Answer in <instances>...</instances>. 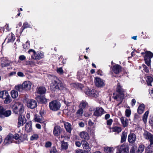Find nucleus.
<instances>
[{
  "label": "nucleus",
  "instance_id": "obj_1",
  "mask_svg": "<svg viewBox=\"0 0 153 153\" xmlns=\"http://www.w3.org/2000/svg\"><path fill=\"white\" fill-rule=\"evenodd\" d=\"M125 93L124 90L122 88L120 84L118 83L116 88V93L113 94V98L121 103L124 98Z\"/></svg>",
  "mask_w": 153,
  "mask_h": 153
},
{
  "label": "nucleus",
  "instance_id": "obj_2",
  "mask_svg": "<svg viewBox=\"0 0 153 153\" xmlns=\"http://www.w3.org/2000/svg\"><path fill=\"white\" fill-rule=\"evenodd\" d=\"M51 85L55 89L61 90L63 89V85L62 82L56 77L54 76L52 80Z\"/></svg>",
  "mask_w": 153,
  "mask_h": 153
},
{
  "label": "nucleus",
  "instance_id": "obj_3",
  "mask_svg": "<svg viewBox=\"0 0 153 153\" xmlns=\"http://www.w3.org/2000/svg\"><path fill=\"white\" fill-rule=\"evenodd\" d=\"M13 111L16 114L19 115L22 114L24 112V108L22 103L18 102L16 103L13 106Z\"/></svg>",
  "mask_w": 153,
  "mask_h": 153
},
{
  "label": "nucleus",
  "instance_id": "obj_4",
  "mask_svg": "<svg viewBox=\"0 0 153 153\" xmlns=\"http://www.w3.org/2000/svg\"><path fill=\"white\" fill-rule=\"evenodd\" d=\"M61 106V104L60 102L57 100H53L49 103L50 109L53 111H56L59 110Z\"/></svg>",
  "mask_w": 153,
  "mask_h": 153
},
{
  "label": "nucleus",
  "instance_id": "obj_5",
  "mask_svg": "<svg viewBox=\"0 0 153 153\" xmlns=\"http://www.w3.org/2000/svg\"><path fill=\"white\" fill-rule=\"evenodd\" d=\"M28 53L31 54V58L35 60L40 59L44 57V55L42 53H37L32 49L29 50Z\"/></svg>",
  "mask_w": 153,
  "mask_h": 153
},
{
  "label": "nucleus",
  "instance_id": "obj_6",
  "mask_svg": "<svg viewBox=\"0 0 153 153\" xmlns=\"http://www.w3.org/2000/svg\"><path fill=\"white\" fill-rule=\"evenodd\" d=\"M11 114V111L10 110H6L2 107L0 106V117L3 118L4 117H8Z\"/></svg>",
  "mask_w": 153,
  "mask_h": 153
},
{
  "label": "nucleus",
  "instance_id": "obj_7",
  "mask_svg": "<svg viewBox=\"0 0 153 153\" xmlns=\"http://www.w3.org/2000/svg\"><path fill=\"white\" fill-rule=\"evenodd\" d=\"M129 147L128 145L123 144L118 147L116 153H128Z\"/></svg>",
  "mask_w": 153,
  "mask_h": 153
},
{
  "label": "nucleus",
  "instance_id": "obj_8",
  "mask_svg": "<svg viewBox=\"0 0 153 153\" xmlns=\"http://www.w3.org/2000/svg\"><path fill=\"white\" fill-rule=\"evenodd\" d=\"M143 135L146 139L149 140L150 144L149 146L151 147L153 144V135L147 131H145Z\"/></svg>",
  "mask_w": 153,
  "mask_h": 153
},
{
  "label": "nucleus",
  "instance_id": "obj_9",
  "mask_svg": "<svg viewBox=\"0 0 153 153\" xmlns=\"http://www.w3.org/2000/svg\"><path fill=\"white\" fill-rule=\"evenodd\" d=\"M95 86L98 88H102L105 85V81L98 77H96L94 79Z\"/></svg>",
  "mask_w": 153,
  "mask_h": 153
},
{
  "label": "nucleus",
  "instance_id": "obj_10",
  "mask_svg": "<svg viewBox=\"0 0 153 153\" xmlns=\"http://www.w3.org/2000/svg\"><path fill=\"white\" fill-rule=\"evenodd\" d=\"M27 105L29 108L34 109L37 106V102L33 99L28 100L27 102Z\"/></svg>",
  "mask_w": 153,
  "mask_h": 153
},
{
  "label": "nucleus",
  "instance_id": "obj_11",
  "mask_svg": "<svg viewBox=\"0 0 153 153\" xmlns=\"http://www.w3.org/2000/svg\"><path fill=\"white\" fill-rule=\"evenodd\" d=\"M27 121V120L24 116L22 114L19 116L18 118V126L19 127L23 126Z\"/></svg>",
  "mask_w": 153,
  "mask_h": 153
},
{
  "label": "nucleus",
  "instance_id": "obj_12",
  "mask_svg": "<svg viewBox=\"0 0 153 153\" xmlns=\"http://www.w3.org/2000/svg\"><path fill=\"white\" fill-rule=\"evenodd\" d=\"M105 113V111L102 107H97L96 108L94 115L97 117H99L101 116L102 114Z\"/></svg>",
  "mask_w": 153,
  "mask_h": 153
},
{
  "label": "nucleus",
  "instance_id": "obj_13",
  "mask_svg": "<svg viewBox=\"0 0 153 153\" xmlns=\"http://www.w3.org/2000/svg\"><path fill=\"white\" fill-rule=\"evenodd\" d=\"M92 92H95V90L92 88L90 89L86 88L85 90V93L86 95L91 97H97V94H96L95 93V94H92Z\"/></svg>",
  "mask_w": 153,
  "mask_h": 153
},
{
  "label": "nucleus",
  "instance_id": "obj_14",
  "mask_svg": "<svg viewBox=\"0 0 153 153\" xmlns=\"http://www.w3.org/2000/svg\"><path fill=\"white\" fill-rule=\"evenodd\" d=\"M62 131V129L59 126H55L53 130V134L56 137L59 136Z\"/></svg>",
  "mask_w": 153,
  "mask_h": 153
},
{
  "label": "nucleus",
  "instance_id": "obj_15",
  "mask_svg": "<svg viewBox=\"0 0 153 153\" xmlns=\"http://www.w3.org/2000/svg\"><path fill=\"white\" fill-rule=\"evenodd\" d=\"M13 140V134H9L4 140V143L5 145H8L11 143Z\"/></svg>",
  "mask_w": 153,
  "mask_h": 153
},
{
  "label": "nucleus",
  "instance_id": "obj_16",
  "mask_svg": "<svg viewBox=\"0 0 153 153\" xmlns=\"http://www.w3.org/2000/svg\"><path fill=\"white\" fill-rule=\"evenodd\" d=\"M128 139L129 143L133 144L136 141V136L134 134L130 133L128 136Z\"/></svg>",
  "mask_w": 153,
  "mask_h": 153
},
{
  "label": "nucleus",
  "instance_id": "obj_17",
  "mask_svg": "<svg viewBox=\"0 0 153 153\" xmlns=\"http://www.w3.org/2000/svg\"><path fill=\"white\" fill-rule=\"evenodd\" d=\"M81 144L84 150L88 152L90 151L91 148L89 144L86 140H82L81 141Z\"/></svg>",
  "mask_w": 153,
  "mask_h": 153
},
{
  "label": "nucleus",
  "instance_id": "obj_18",
  "mask_svg": "<svg viewBox=\"0 0 153 153\" xmlns=\"http://www.w3.org/2000/svg\"><path fill=\"white\" fill-rule=\"evenodd\" d=\"M10 61L7 60L6 58L3 59L1 62V65L2 67H6L10 65Z\"/></svg>",
  "mask_w": 153,
  "mask_h": 153
},
{
  "label": "nucleus",
  "instance_id": "obj_19",
  "mask_svg": "<svg viewBox=\"0 0 153 153\" xmlns=\"http://www.w3.org/2000/svg\"><path fill=\"white\" fill-rule=\"evenodd\" d=\"M80 137L86 140H88L89 139V136L87 132L84 131L81 132L79 134Z\"/></svg>",
  "mask_w": 153,
  "mask_h": 153
},
{
  "label": "nucleus",
  "instance_id": "obj_20",
  "mask_svg": "<svg viewBox=\"0 0 153 153\" xmlns=\"http://www.w3.org/2000/svg\"><path fill=\"white\" fill-rule=\"evenodd\" d=\"M121 123L124 127L127 126L128 124V121L127 118L125 117H122L120 118Z\"/></svg>",
  "mask_w": 153,
  "mask_h": 153
},
{
  "label": "nucleus",
  "instance_id": "obj_21",
  "mask_svg": "<svg viewBox=\"0 0 153 153\" xmlns=\"http://www.w3.org/2000/svg\"><path fill=\"white\" fill-rule=\"evenodd\" d=\"M121 67L119 65H116L113 66V72L115 74H119L121 71Z\"/></svg>",
  "mask_w": 153,
  "mask_h": 153
},
{
  "label": "nucleus",
  "instance_id": "obj_22",
  "mask_svg": "<svg viewBox=\"0 0 153 153\" xmlns=\"http://www.w3.org/2000/svg\"><path fill=\"white\" fill-rule=\"evenodd\" d=\"M36 98L37 100L41 103L45 104L47 102V100L45 96L39 95L37 96Z\"/></svg>",
  "mask_w": 153,
  "mask_h": 153
},
{
  "label": "nucleus",
  "instance_id": "obj_23",
  "mask_svg": "<svg viewBox=\"0 0 153 153\" xmlns=\"http://www.w3.org/2000/svg\"><path fill=\"white\" fill-rule=\"evenodd\" d=\"M22 84L25 90L30 89L31 86V82L28 81H25Z\"/></svg>",
  "mask_w": 153,
  "mask_h": 153
},
{
  "label": "nucleus",
  "instance_id": "obj_24",
  "mask_svg": "<svg viewBox=\"0 0 153 153\" xmlns=\"http://www.w3.org/2000/svg\"><path fill=\"white\" fill-rule=\"evenodd\" d=\"M7 39V42H13L15 39L14 35L12 33L8 34L7 37L5 39V40Z\"/></svg>",
  "mask_w": 153,
  "mask_h": 153
},
{
  "label": "nucleus",
  "instance_id": "obj_25",
  "mask_svg": "<svg viewBox=\"0 0 153 153\" xmlns=\"http://www.w3.org/2000/svg\"><path fill=\"white\" fill-rule=\"evenodd\" d=\"M25 130L27 133L30 132L32 131V124L31 122L26 123L25 125Z\"/></svg>",
  "mask_w": 153,
  "mask_h": 153
},
{
  "label": "nucleus",
  "instance_id": "obj_26",
  "mask_svg": "<svg viewBox=\"0 0 153 153\" xmlns=\"http://www.w3.org/2000/svg\"><path fill=\"white\" fill-rule=\"evenodd\" d=\"M46 90L45 88L43 86H40L38 88L37 90V94H44L46 92Z\"/></svg>",
  "mask_w": 153,
  "mask_h": 153
},
{
  "label": "nucleus",
  "instance_id": "obj_27",
  "mask_svg": "<svg viewBox=\"0 0 153 153\" xmlns=\"http://www.w3.org/2000/svg\"><path fill=\"white\" fill-rule=\"evenodd\" d=\"M104 151L105 153H113L114 149L113 147H105L103 148Z\"/></svg>",
  "mask_w": 153,
  "mask_h": 153
},
{
  "label": "nucleus",
  "instance_id": "obj_28",
  "mask_svg": "<svg viewBox=\"0 0 153 153\" xmlns=\"http://www.w3.org/2000/svg\"><path fill=\"white\" fill-rule=\"evenodd\" d=\"M34 120L35 121L41 123H42L43 122V121L42 120V117L41 115H40V116H39L37 114L35 115Z\"/></svg>",
  "mask_w": 153,
  "mask_h": 153
},
{
  "label": "nucleus",
  "instance_id": "obj_29",
  "mask_svg": "<svg viewBox=\"0 0 153 153\" xmlns=\"http://www.w3.org/2000/svg\"><path fill=\"white\" fill-rule=\"evenodd\" d=\"M145 107V105L143 104L139 105L137 110L138 114H141L143 113Z\"/></svg>",
  "mask_w": 153,
  "mask_h": 153
},
{
  "label": "nucleus",
  "instance_id": "obj_30",
  "mask_svg": "<svg viewBox=\"0 0 153 153\" xmlns=\"http://www.w3.org/2000/svg\"><path fill=\"white\" fill-rule=\"evenodd\" d=\"M127 133L125 131H123L121 135V143H123L125 142L126 139Z\"/></svg>",
  "mask_w": 153,
  "mask_h": 153
},
{
  "label": "nucleus",
  "instance_id": "obj_31",
  "mask_svg": "<svg viewBox=\"0 0 153 153\" xmlns=\"http://www.w3.org/2000/svg\"><path fill=\"white\" fill-rule=\"evenodd\" d=\"M9 94L7 91H3L0 92V98L4 99Z\"/></svg>",
  "mask_w": 153,
  "mask_h": 153
},
{
  "label": "nucleus",
  "instance_id": "obj_32",
  "mask_svg": "<svg viewBox=\"0 0 153 153\" xmlns=\"http://www.w3.org/2000/svg\"><path fill=\"white\" fill-rule=\"evenodd\" d=\"M64 126L66 131L69 133H71V124L68 122H66L64 123Z\"/></svg>",
  "mask_w": 153,
  "mask_h": 153
},
{
  "label": "nucleus",
  "instance_id": "obj_33",
  "mask_svg": "<svg viewBox=\"0 0 153 153\" xmlns=\"http://www.w3.org/2000/svg\"><path fill=\"white\" fill-rule=\"evenodd\" d=\"M68 147V143L65 142L63 141H61V148L62 150H66Z\"/></svg>",
  "mask_w": 153,
  "mask_h": 153
},
{
  "label": "nucleus",
  "instance_id": "obj_34",
  "mask_svg": "<svg viewBox=\"0 0 153 153\" xmlns=\"http://www.w3.org/2000/svg\"><path fill=\"white\" fill-rule=\"evenodd\" d=\"M88 105V103L85 100H82L79 105V107L83 109L85 108Z\"/></svg>",
  "mask_w": 153,
  "mask_h": 153
},
{
  "label": "nucleus",
  "instance_id": "obj_35",
  "mask_svg": "<svg viewBox=\"0 0 153 153\" xmlns=\"http://www.w3.org/2000/svg\"><path fill=\"white\" fill-rule=\"evenodd\" d=\"M73 86L76 88L79 89H82L83 87V86L82 84L78 83H73Z\"/></svg>",
  "mask_w": 153,
  "mask_h": 153
},
{
  "label": "nucleus",
  "instance_id": "obj_36",
  "mask_svg": "<svg viewBox=\"0 0 153 153\" xmlns=\"http://www.w3.org/2000/svg\"><path fill=\"white\" fill-rule=\"evenodd\" d=\"M15 88L16 90L20 92H22L24 90H25L23 86L22 85H19L15 86Z\"/></svg>",
  "mask_w": 153,
  "mask_h": 153
},
{
  "label": "nucleus",
  "instance_id": "obj_37",
  "mask_svg": "<svg viewBox=\"0 0 153 153\" xmlns=\"http://www.w3.org/2000/svg\"><path fill=\"white\" fill-rule=\"evenodd\" d=\"M11 94L12 97L13 99L16 98L18 95L17 91L15 90H13L11 91Z\"/></svg>",
  "mask_w": 153,
  "mask_h": 153
},
{
  "label": "nucleus",
  "instance_id": "obj_38",
  "mask_svg": "<svg viewBox=\"0 0 153 153\" xmlns=\"http://www.w3.org/2000/svg\"><path fill=\"white\" fill-rule=\"evenodd\" d=\"M4 102L5 104H6L10 103L12 101V99L9 95L5 97V98H4Z\"/></svg>",
  "mask_w": 153,
  "mask_h": 153
},
{
  "label": "nucleus",
  "instance_id": "obj_39",
  "mask_svg": "<svg viewBox=\"0 0 153 153\" xmlns=\"http://www.w3.org/2000/svg\"><path fill=\"white\" fill-rule=\"evenodd\" d=\"M145 146L144 145L141 144L139 146L137 151V153H142L144 151Z\"/></svg>",
  "mask_w": 153,
  "mask_h": 153
},
{
  "label": "nucleus",
  "instance_id": "obj_40",
  "mask_svg": "<svg viewBox=\"0 0 153 153\" xmlns=\"http://www.w3.org/2000/svg\"><path fill=\"white\" fill-rule=\"evenodd\" d=\"M146 82L148 85L152 86L151 83L153 82V78L151 76H147Z\"/></svg>",
  "mask_w": 153,
  "mask_h": 153
},
{
  "label": "nucleus",
  "instance_id": "obj_41",
  "mask_svg": "<svg viewBox=\"0 0 153 153\" xmlns=\"http://www.w3.org/2000/svg\"><path fill=\"white\" fill-rule=\"evenodd\" d=\"M149 111H146L144 114L143 117V120L144 123H146L147 121Z\"/></svg>",
  "mask_w": 153,
  "mask_h": 153
},
{
  "label": "nucleus",
  "instance_id": "obj_42",
  "mask_svg": "<svg viewBox=\"0 0 153 153\" xmlns=\"http://www.w3.org/2000/svg\"><path fill=\"white\" fill-rule=\"evenodd\" d=\"M83 113V109L81 108L78 109L76 112V115L78 117H82Z\"/></svg>",
  "mask_w": 153,
  "mask_h": 153
},
{
  "label": "nucleus",
  "instance_id": "obj_43",
  "mask_svg": "<svg viewBox=\"0 0 153 153\" xmlns=\"http://www.w3.org/2000/svg\"><path fill=\"white\" fill-rule=\"evenodd\" d=\"M144 59L145 61V63L148 66H150V63L151 62V58L149 57H148L147 56H145Z\"/></svg>",
  "mask_w": 153,
  "mask_h": 153
},
{
  "label": "nucleus",
  "instance_id": "obj_44",
  "mask_svg": "<svg viewBox=\"0 0 153 153\" xmlns=\"http://www.w3.org/2000/svg\"><path fill=\"white\" fill-rule=\"evenodd\" d=\"M112 131L114 132H116L118 133L120 132L122 130L120 127L117 126H115L112 128Z\"/></svg>",
  "mask_w": 153,
  "mask_h": 153
},
{
  "label": "nucleus",
  "instance_id": "obj_45",
  "mask_svg": "<svg viewBox=\"0 0 153 153\" xmlns=\"http://www.w3.org/2000/svg\"><path fill=\"white\" fill-rule=\"evenodd\" d=\"M145 56H147L152 58L153 57V53L150 51H146V54Z\"/></svg>",
  "mask_w": 153,
  "mask_h": 153
},
{
  "label": "nucleus",
  "instance_id": "obj_46",
  "mask_svg": "<svg viewBox=\"0 0 153 153\" xmlns=\"http://www.w3.org/2000/svg\"><path fill=\"white\" fill-rule=\"evenodd\" d=\"M39 138L38 134H33L31 137L30 139L31 140H37Z\"/></svg>",
  "mask_w": 153,
  "mask_h": 153
},
{
  "label": "nucleus",
  "instance_id": "obj_47",
  "mask_svg": "<svg viewBox=\"0 0 153 153\" xmlns=\"http://www.w3.org/2000/svg\"><path fill=\"white\" fill-rule=\"evenodd\" d=\"M131 111L130 109H126L125 111V114L126 117H129L131 114Z\"/></svg>",
  "mask_w": 153,
  "mask_h": 153
},
{
  "label": "nucleus",
  "instance_id": "obj_48",
  "mask_svg": "<svg viewBox=\"0 0 153 153\" xmlns=\"http://www.w3.org/2000/svg\"><path fill=\"white\" fill-rule=\"evenodd\" d=\"M28 27L29 25L28 23L27 22H25L24 23L23 26L21 28V30H22V31H23L25 29Z\"/></svg>",
  "mask_w": 153,
  "mask_h": 153
},
{
  "label": "nucleus",
  "instance_id": "obj_49",
  "mask_svg": "<svg viewBox=\"0 0 153 153\" xmlns=\"http://www.w3.org/2000/svg\"><path fill=\"white\" fill-rule=\"evenodd\" d=\"M149 123L151 126H153V116L149 117Z\"/></svg>",
  "mask_w": 153,
  "mask_h": 153
},
{
  "label": "nucleus",
  "instance_id": "obj_50",
  "mask_svg": "<svg viewBox=\"0 0 153 153\" xmlns=\"http://www.w3.org/2000/svg\"><path fill=\"white\" fill-rule=\"evenodd\" d=\"M50 153H58V151L55 147H53L50 150Z\"/></svg>",
  "mask_w": 153,
  "mask_h": 153
},
{
  "label": "nucleus",
  "instance_id": "obj_51",
  "mask_svg": "<svg viewBox=\"0 0 153 153\" xmlns=\"http://www.w3.org/2000/svg\"><path fill=\"white\" fill-rule=\"evenodd\" d=\"M143 68V70L147 73L149 72V71L148 68L145 65L143 64L142 65Z\"/></svg>",
  "mask_w": 153,
  "mask_h": 153
},
{
  "label": "nucleus",
  "instance_id": "obj_52",
  "mask_svg": "<svg viewBox=\"0 0 153 153\" xmlns=\"http://www.w3.org/2000/svg\"><path fill=\"white\" fill-rule=\"evenodd\" d=\"M137 147L135 146H133L130 150V153H135V151Z\"/></svg>",
  "mask_w": 153,
  "mask_h": 153
},
{
  "label": "nucleus",
  "instance_id": "obj_53",
  "mask_svg": "<svg viewBox=\"0 0 153 153\" xmlns=\"http://www.w3.org/2000/svg\"><path fill=\"white\" fill-rule=\"evenodd\" d=\"M19 138V135L18 134H15L13 135V140L15 139L16 140H18Z\"/></svg>",
  "mask_w": 153,
  "mask_h": 153
},
{
  "label": "nucleus",
  "instance_id": "obj_54",
  "mask_svg": "<svg viewBox=\"0 0 153 153\" xmlns=\"http://www.w3.org/2000/svg\"><path fill=\"white\" fill-rule=\"evenodd\" d=\"M51 144L52 143L51 142L48 141L46 143L45 146L47 148L50 147L51 146Z\"/></svg>",
  "mask_w": 153,
  "mask_h": 153
},
{
  "label": "nucleus",
  "instance_id": "obj_55",
  "mask_svg": "<svg viewBox=\"0 0 153 153\" xmlns=\"http://www.w3.org/2000/svg\"><path fill=\"white\" fill-rule=\"evenodd\" d=\"M29 45H30L29 42H28L27 41L26 42L25 44H24V45H23V48L24 49H26L29 47Z\"/></svg>",
  "mask_w": 153,
  "mask_h": 153
},
{
  "label": "nucleus",
  "instance_id": "obj_56",
  "mask_svg": "<svg viewBox=\"0 0 153 153\" xmlns=\"http://www.w3.org/2000/svg\"><path fill=\"white\" fill-rule=\"evenodd\" d=\"M75 153H88V152L85 150H79L76 151Z\"/></svg>",
  "mask_w": 153,
  "mask_h": 153
},
{
  "label": "nucleus",
  "instance_id": "obj_57",
  "mask_svg": "<svg viewBox=\"0 0 153 153\" xmlns=\"http://www.w3.org/2000/svg\"><path fill=\"white\" fill-rule=\"evenodd\" d=\"M64 103L67 106H69L71 105L72 103L71 102H69L68 101H66V100H65L64 101Z\"/></svg>",
  "mask_w": 153,
  "mask_h": 153
},
{
  "label": "nucleus",
  "instance_id": "obj_58",
  "mask_svg": "<svg viewBox=\"0 0 153 153\" xmlns=\"http://www.w3.org/2000/svg\"><path fill=\"white\" fill-rule=\"evenodd\" d=\"M19 59L21 61H23L26 59V57L24 55H20L19 57Z\"/></svg>",
  "mask_w": 153,
  "mask_h": 153
},
{
  "label": "nucleus",
  "instance_id": "obj_59",
  "mask_svg": "<svg viewBox=\"0 0 153 153\" xmlns=\"http://www.w3.org/2000/svg\"><path fill=\"white\" fill-rule=\"evenodd\" d=\"M113 122V120L112 119H110L109 120H107V124L108 125H110L112 124Z\"/></svg>",
  "mask_w": 153,
  "mask_h": 153
},
{
  "label": "nucleus",
  "instance_id": "obj_60",
  "mask_svg": "<svg viewBox=\"0 0 153 153\" xmlns=\"http://www.w3.org/2000/svg\"><path fill=\"white\" fill-rule=\"evenodd\" d=\"M57 71L58 73L60 74H62L63 73V70L62 68H58L57 70Z\"/></svg>",
  "mask_w": 153,
  "mask_h": 153
},
{
  "label": "nucleus",
  "instance_id": "obj_61",
  "mask_svg": "<svg viewBox=\"0 0 153 153\" xmlns=\"http://www.w3.org/2000/svg\"><path fill=\"white\" fill-rule=\"evenodd\" d=\"M17 75L19 77H23L25 76L23 73L21 72H18L17 73Z\"/></svg>",
  "mask_w": 153,
  "mask_h": 153
},
{
  "label": "nucleus",
  "instance_id": "obj_62",
  "mask_svg": "<svg viewBox=\"0 0 153 153\" xmlns=\"http://www.w3.org/2000/svg\"><path fill=\"white\" fill-rule=\"evenodd\" d=\"M75 144L77 147H79L81 145H82L81 142H80L79 141H76L75 142Z\"/></svg>",
  "mask_w": 153,
  "mask_h": 153
},
{
  "label": "nucleus",
  "instance_id": "obj_63",
  "mask_svg": "<svg viewBox=\"0 0 153 153\" xmlns=\"http://www.w3.org/2000/svg\"><path fill=\"white\" fill-rule=\"evenodd\" d=\"M27 65L33 66L34 65V62L32 61H29L27 62Z\"/></svg>",
  "mask_w": 153,
  "mask_h": 153
},
{
  "label": "nucleus",
  "instance_id": "obj_64",
  "mask_svg": "<svg viewBox=\"0 0 153 153\" xmlns=\"http://www.w3.org/2000/svg\"><path fill=\"white\" fill-rule=\"evenodd\" d=\"M136 100L134 99H133L131 100V105L133 106L136 103Z\"/></svg>",
  "mask_w": 153,
  "mask_h": 153
}]
</instances>
